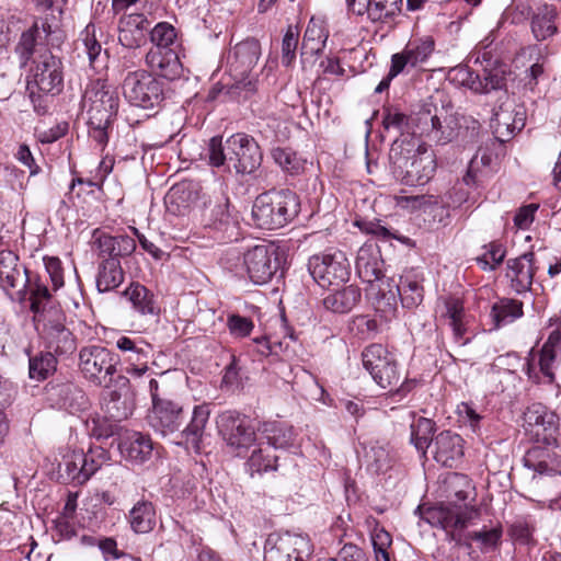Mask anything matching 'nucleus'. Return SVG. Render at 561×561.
<instances>
[{
    "label": "nucleus",
    "instance_id": "nucleus-42",
    "mask_svg": "<svg viewBox=\"0 0 561 561\" xmlns=\"http://www.w3.org/2000/svg\"><path fill=\"white\" fill-rule=\"evenodd\" d=\"M129 524L137 534H147L156 525V510L149 501H138L129 512Z\"/></svg>",
    "mask_w": 561,
    "mask_h": 561
},
{
    "label": "nucleus",
    "instance_id": "nucleus-20",
    "mask_svg": "<svg viewBox=\"0 0 561 561\" xmlns=\"http://www.w3.org/2000/svg\"><path fill=\"white\" fill-rule=\"evenodd\" d=\"M450 75H453V80L477 93H491L493 90H502L506 85L505 70L501 66L491 69L484 68L481 75L474 73L467 66H458L451 69Z\"/></svg>",
    "mask_w": 561,
    "mask_h": 561
},
{
    "label": "nucleus",
    "instance_id": "nucleus-13",
    "mask_svg": "<svg viewBox=\"0 0 561 561\" xmlns=\"http://www.w3.org/2000/svg\"><path fill=\"white\" fill-rule=\"evenodd\" d=\"M312 545L307 536L285 533L271 534L264 547V561H307Z\"/></svg>",
    "mask_w": 561,
    "mask_h": 561
},
{
    "label": "nucleus",
    "instance_id": "nucleus-58",
    "mask_svg": "<svg viewBox=\"0 0 561 561\" xmlns=\"http://www.w3.org/2000/svg\"><path fill=\"white\" fill-rule=\"evenodd\" d=\"M505 249L501 243L491 242L485 254L477 259L484 271H494L504 260Z\"/></svg>",
    "mask_w": 561,
    "mask_h": 561
},
{
    "label": "nucleus",
    "instance_id": "nucleus-22",
    "mask_svg": "<svg viewBox=\"0 0 561 561\" xmlns=\"http://www.w3.org/2000/svg\"><path fill=\"white\" fill-rule=\"evenodd\" d=\"M28 274L19 256L10 251H0V287L9 295L23 298L26 294Z\"/></svg>",
    "mask_w": 561,
    "mask_h": 561
},
{
    "label": "nucleus",
    "instance_id": "nucleus-30",
    "mask_svg": "<svg viewBox=\"0 0 561 561\" xmlns=\"http://www.w3.org/2000/svg\"><path fill=\"white\" fill-rule=\"evenodd\" d=\"M93 247L98 250L100 256L118 260L130 255L136 249V242L129 236H111L96 229L93 232Z\"/></svg>",
    "mask_w": 561,
    "mask_h": 561
},
{
    "label": "nucleus",
    "instance_id": "nucleus-32",
    "mask_svg": "<svg viewBox=\"0 0 561 561\" xmlns=\"http://www.w3.org/2000/svg\"><path fill=\"white\" fill-rule=\"evenodd\" d=\"M147 66L158 76L168 80L180 78L183 66L174 49L151 48L146 54Z\"/></svg>",
    "mask_w": 561,
    "mask_h": 561
},
{
    "label": "nucleus",
    "instance_id": "nucleus-63",
    "mask_svg": "<svg viewBox=\"0 0 561 561\" xmlns=\"http://www.w3.org/2000/svg\"><path fill=\"white\" fill-rule=\"evenodd\" d=\"M113 121L102 119L100 124L94 118L88 117L89 136L100 146H106L108 141L107 128Z\"/></svg>",
    "mask_w": 561,
    "mask_h": 561
},
{
    "label": "nucleus",
    "instance_id": "nucleus-37",
    "mask_svg": "<svg viewBox=\"0 0 561 561\" xmlns=\"http://www.w3.org/2000/svg\"><path fill=\"white\" fill-rule=\"evenodd\" d=\"M328 36L324 23L321 20L311 18L302 37L301 57L319 55L325 46Z\"/></svg>",
    "mask_w": 561,
    "mask_h": 561
},
{
    "label": "nucleus",
    "instance_id": "nucleus-31",
    "mask_svg": "<svg viewBox=\"0 0 561 561\" xmlns=\"http://www.w3.org/2000/svg\"><path fill=\"white\" fill-rule=\"evenodd\" d=\"M118 449L125 459L144 463L152 456L153 444L149 435L126 431L119 438Z\"/></svg>",
    "mask_w": 561,
    "mask_h": 561
},
{
    "label": "nucleus",
    "instance_id": "nucleus-12",
    "mask_svg": "<svg viewBox=\"0 0 561 561\" xmlns=\"http://www.w3.org/2000/svg\"><path fill=\"white\" fill-rule=\"evenodd\" d=\"M122 88L125 99L135 106L152 108L163 100L161 82L142 69L128 72Z\"/></svg>",
    "mask_w": 561,
    "mask_h": 561
},
{
    "label": "nucleus",
    "instance_id": "nucleus-48",
    "mask_svg": "<svg viewBox=\"0 0 561 561\" xmlns=\"http://www.w3.org/2000/svg\"><path fill=\"white\" fill-rule=\"evenodd\" d=\"M415 115V112L408 116L398 110L393 108H386L383 111L382 116V126L386 130L396 129L400 133H411L413 134V129H415L414 126V119L413 116Z\"/></svg>",
    "mask_w": 561,
    "mask_h": 561
},
{
    "label": "nucleus",
    "instance_id": "nucleus-53",
    "mask_svg": "<svg viewBox=\"0 0 561 561\" xmlns=\"http://www.w3.org/2000/svg\"><path fill=\"white\" fill-rule=\"evenodd\" d=\"M104 400L106 401V412L115 420L127 419L133 412L131 403L125 399L122 400L121 393L116 390L107 391Z\"/></svg>",
    "mask_w": 561,
    "mask_h": 561
},
{
    "label": "nucleus",
    "instance_id": "nucleus-33",
    "mask_svg": "<svg viewBox=\"0 0 561 561\" xmlns=\"http://www.w3.org/2000/svg\"><path fill=\"white\" fill-rule=\"evenodd\" d=\"M362 299L360 288L354 284H343L328 289L323 298L325 309L335 313H347L352 311Z\"/></svg>",
    "mask_w": 561,
    "mask_h": 561
},
{
    "label": "nucleus",
    "instance_id": "nucleus-19",
    "mask_svg": "<svg viewBox=\"0 0 561 561\" xmlns=\"http://www.w3.org/2000/svg\"><path fill=\"white\" fill-rule=\"evenodd\" d=\"M249 278L256 285L268 283L279 268L278 250L273 244H259L243 255Z\"/></svg>",
    "mask_w": 561,
    "mask_h": 561
},
{
    "label": "nucleus",
    "instance_id": "nucleus-2",
    "mask_svg": "<svg viewBox=\"0 0 561 561\" xmlns=\"http://www.w3.org/2000/svg\"><path fill=\"white\" fill-rule=\"evenodd\" d=\"M448 484L454 490L455 500L447 504L428 507L424 513V519L432 526L446 531L463 529L480 516V512L476 506L467 503L468 489H470L467 477L455 473L450 477Z\"/></svg>",
    "mask_w": 561,
    "mask_h": 561
},
{
    "label": "nucleus",
    "instance_id": "nucleus-25",
    "mask_svg": "<svg viewBox=\"0 0 561 561\" xmlns=\"http://www.w3.org/2000/svg\"><path fill=\"white\" fill-rule=\"evenodd\" d=\"M430 449L438 463L453 468L463 457V439L457 433L443 431L434 437Z\"/></svg>",
    "mask_w": 561,
    "mask_h": 561
},
{
    "label": "nucleus",
    "instance_id": "nucleus-11",
    "mask_svg": "<svg viewBox=\"0 0 561 561\" xmlns=\"http://www.w3.org/2000/svg\"><path fill=\"white\" fill-rule=\"evenodd\" d=\"M308 270L322 288L342 286L351 276V265L343 252L317 254L309 259Z\"/></svg>",
    "mask_w": 561,
    "mask_h": 561
},
{
    "label": "nucleus",
    "instance_id": "nucleus-6",
    "mask_svg": "<svg viewBox=\"0 0 561 561\" xmlns=\"http://www.w3.org/2000/svg\"><path fill=\"white\" fill-rule=\"evenodd\" d=\"M64 41V34L56 23L54 14H45L34 20L31 27L24 31L15 46V54L19 58L20 66L26 67L34 58L43 53L49 50L47 45H58Z\"/></svg>",
    "mask_w": 561,
    "mask_h": 561
},
{
    "label": "nucleus",
    "instance_id": "nucleus-56",
    "mask_svg": "<svg viewBox=\"0 0 561 561\" xmlns=\"http://www.w3.org/2000/svg\"><path fill=\"white\" fill-rule=\"evenodd\" d=\"M299 43L298 26L289 25L282 41V62L289 67L296 58V50Z\"/></svg>",
    "mask_w": 561,
    "mask_h": 561
},
{
    "label": "nucleus",
    "instance_id": "nucleus-50",
    "mask_svg": "<svg viewBox=\"0 0 561 561\" xmlns=\"http://www.w3.org/2000/svg\"><path fill=\"white\" fill-rule=\"evenodd\" d=\"M277 457L270 454L268 448L259 447L254 449L248 459V467L251 476L254 473L267 472L270 470H276L275 465Z\"/></svg>",
    "mask_w": 561,
    "mask_h": 561
},
{
    "label": "nucleus",
    "instance_id": "nucleus-3",
    "mask_svg": "<svg viewBox=\"0 0 561 561\" xmlns=\"http://www.w3.org/2000/svg\"><path fill=\"white\" fill-rule=\"evenodd\" d=\"M391 171L403 184L424 185L433 176L436 169L435 154L425 146L394 140L389 152Z\"/></svg>",
    "mask_w": 561,
    "mask_h": 561
},
{
    "label": "nucleus",
    "instance_id": "nucleus-55",
    "mask_svg": "<svg viewBox=\"0 0 561 561\" xmlns=\"http://www.w3.org/2000/svg\"><path fill=\"white\" fill-rule=\"evenodd\" d=\"M150 39L153 48L173 49L172 45L176 39L175 28L168 22L158 23L150 32Z\"/></svg>",
    "mask_w": 561,
    "mask_h": 561
},
{
    "label": "nucleus",
    "instance_id": "nucleus-60",
    "mask_svg": "<svg viewBox=\"0 0 561 561\" xmlns=\"http://www.w3.org/2000/svg\"><path fill=\"white\" fill-rule=\"evenodd\" d=\"M405 204L407 207L412 209H424L431 208L444 204V197L434 195H413L401 198V204Z\"/></svg>",
    "mask_w": 561,
    "mask_h": 561
},
{
    "label": "nucleus",
    "instance_id": "nucleus-49",
    "mask_svg": "<svg viewBox=\"0 0 561 561\" xmlns=\"http://www.w3.org/2000/svg\"><path fill=\"white\" fill-rule=\"evenodd\" d=\"M83 455L87 461L83 469L85 473L81 476V481H88L100 468L110 461L108 451L101 446L90 447L87 453L83 451Z\"/></svg>",
    "mask_w": 561,
    "mask_h": 561
},
{
    "label": "nucleus",
    "instance_id": "nucleus-47",
    "mask_svg": "<svg viewBox=\"0 0 561 561\" xmlns=\"http://www.w3.org/2000/svg\"><path fill=\"white\" fill-rule=\"evenodd\" d=\"M57 359L55 355L48 351L30 358L28 375L34 380H45L56 370Z\"/></svg>",
    "mask_w": 561,
    "mask_h": 561
},
{
    "label": "nucleus",
    "instance_id": "nucleus-10",
    "mask_svg": "<svg viewBox=\"0 0 561 561\" xmlns=\"http://www.w3.org/2000/svg\"><path fill=\"white\" fill-rule=\"evenodd\" d=\"M363 366L382 389L392 390L400 383L401 375L396 356L382 344H370L362 353Z\"/></svg>",
    "mask_w": 561,
    "mask_h": 561
},
{
    "label": "nucleus",
    "instance_id": "nucleus-35",
    "mask_svg": "<svg viewBox=\"0 0 561 561\" xmlns=\"http://www.w3.org/2000/svg\"><path fill=\"white\" fill-rule=\"evenodd\" d=\"M382 263L377 248L371 244H365L357 252L355 262L356 273L364 283H371L383 274Z\"/></svg>",
    "mask_w": 561,
    "mask_h": 561
},
{
    "label": "nucleus",
    "instance_id": "nucleus-27",
    "mask_svg": "<svg viewBox=\"0 0 561 561\" xmlns=\"http://www.w3.org/2000/svg\"><path fill=\"white\" fill-rule=\"evenodd\" d=\"M147 18L141 13L123 15L118 21V42L127 48L136 50L146 44Z\"/></svg>",
    "mask_w": 561,
    "mask_h": 561
},
{
    "label": "nucleus",
    "instance_id": "nucleus-8",
    "mask_svg": "<svg viewBox=\"0 0 561 561\" xmlns=\"http://www.w3.org/2000/svg\"><path fill=\"white\" fill-rule=\"evenodd\" d=\"M413 135L425 136L437 144H447L457 135V123L444 107L424 104L413 116Z\"/></svg>",
    "mask_w": 561,
    "mask_h": 561
},
{
    "label": "nucleus",
    "instance_id": "nucleus-61",
    "mask_svg": "<svg viewBox=\"0 0 561 561\" xmlns=\"http://www.w3.org/2000/svg\"><path fill=\"white\" fill-rule=\"evenodd\" d=\"M227 325L230 330V333L237 337H245L250 335L254 328L253 321L251 319L239 314L229 316Z\"/></svg>",
    "mask_w": 561,
    "mask_h": 561
},
{
    "label": "nucleus",
    "instance_id": "nucleus-45",
    "mask_svg": "<svg viewBox=\"0 0 561 561\" xmlns=\"http://www.w3.org/2000/svg\"><path fill=\"white\" fill-rule=\"evenodd\" d=\"M116 346L125 354V362L129 365L148 360L151 353L150 344L141 339L121 336L116 341Z\"/></svg>",
    "mask_w": 561,
    "mask_h": 561
},
{
    "label": "nucleus",
    "instance_id": "nucleus-51",
    "mask_svg": "<svg viewBox=\"0 0 561 561\" xmlns=\"http://www.w3.org/2000/svg\"><path fill=\"white\" fill-rule=\"evenodd\" d=\"M85 461L87 459L82 450H75L67 454L62 461L67 479L77 484L85 483L87 481H81V476L85 473L83 471Z\"/></svg>",
    "mask_w": 561,
    "mask_h": 561
},
{
    "label": "nucleus",
    "instance_id": "nucleus-26",
    "mask_svg": "<svg viewBox=\"0 0 561 561\" xmlns=\"http://www.w3.org/2000/svg\"><path fill=\"white\" fill-rule=\"evenodd\" d=\"M434 48L435 42L431 36L410 39L401 53L392 55L393 72L401 73L407 66L416 67L425 62Z\"/></svg>",
    "mask_w": 561,
    "mask_h": 561
},
{
    "label": "nucleus",
    "instance_id": "nucleus-40",
    "mask_svg": "<svg viewBox=\"0 0 561 561\" xmlns=\"http://www.w3.org/2000/svg\"><path fill=\"white\" fill-rule=\"evenodd\" d=\"M557 9L545 4L539 7L531 19V31L537 41H545L558 31L556 25Z\"/></svg>",
    "mask_w": 561,
    "mask_h": 561
},
{
    "label": "nucleus",
    "instance_id": "nucleus-28",
    "mask_svg": "<svg viewBox=\"0 0 561 561\" xmlns=\"http://www.w3.org/2000/svg\"><path fill=\"white\" fill-rule=\"evenodd\" d=\"M210 416L209 404L203 403L193 408L191 419L180 435L187 447L199 453L204 439L208 436L207 425Z\"/></svg>",
    "mask_w": 561,
    "mask_h": 561
},
{
    "label": "nucleus",
    "instance_id": "nucleus-38",
    "mask_svg": "<svg viewBox=\"0 0 561 561\" xmlns=\"http://www.w3.org/2000/svg\"><path fill=\"white\" fill-rule=\"evenodd\" d=\"M366 296L377 305L376 309H380L382 304L392 308L397 301V284L382 274L367 284Z\"/></svg>",
    "mask_w": 561,
    "mask_h": 561
},
{
    "label": "nucleus",
    "instance_id": "nucleus-14",
    "mask_svg": "<svg viewBox=\"0 0 561 561\" xmlns=\"http://www.w3.org/2000/svg\"><path fill=\"white\" fill-rule=\"evenodd\" d=\"M118 105L117 91L102 80L91 82L82 98V107L85 108L88 117L94 118L98 124L105 118L113 121L117 114Z\"/></svg>",
    "mask_w": 561,
    "mask_h": 561
},
{
    "label": "nucleus",
    "instance_id": "nucleus-46",
    "mask_svg": "<svg viewBox=\"0 0 561 561\" xmlns=\"http://www.w3.org/2000/svg\"><path fill=\"white\" fill-rule=\"evenodd\" d=\"M402 0H371L367 12L374 22L388 23L401 12Z\"/></svg>",
    "mask_w": 561,
    "mask_h": 561
},
{
    "label": "nucleus",
    "instance_id": "nucleus-15",
    "mask_svg": "<svg viewBox=\"0 0 561 561\" xmlns=\"http://www.w3.org/2000/svg\"><path fill=\"white\" fill-rule=\"evenodd\" d=\"M261 55L259 41L248 38L238 43L227 56L228 71L238 88L253 90V83L248 80L250 72L257 64Z\"/></svg>",
    "mask_w": 561,
    "mask_h": 561
},
{
    "label": "nucleus",
    "instance_id": "nucleus-17",
    "mask_svg": "<svg viewBox=\"0 0 561 561\" xmlns=\"http://www.w3.org/2000/svg\"><path fill=\"white\" fill-rule=\"evenodd\" d=\"M219 431L227 445L241 456L255 442L257 427L252 421L236 412H225L219 416Z\"/></svg>",
    "mask_w": 561,
    "mask_h": 561
},
{
    "label": "nucleus",
    "instance_id": "nucleus-7",
    "mask_svg": "<svg viewBox=\"0 0 561 561\" xmlns=\"http://www.w3.org/2000/svg\"><path fill=\"white\" fill-rule=\"evenodd\" d=\"M561 356V322L552 330L539 352L531 350L526 358L524 371L535 383H552L554 368Z\"/></svg>",
    "mask_w": 561,
    "mask_h": 561
},
{
    "label": "nucleus",
    "instance_id": "nucleus-54",
    "mask_svg": "<svg viewBox=\"0 0 561 561\" xmlns=\"http://www.w3.org/2000/svg\"><path fill=\"white\" fill-rule=\"evenodd\" d=\"M367 468L375 473L386 471L390 467L389 451L380 445H371L365 453Z\"/></svg>",
    "mask_w": 561,
    "mask_h": 561
},
{
    "label": "nucleus",
    "instance_id": "nucleus-5",
    "mask_svg": "<svg viewBox=\"0 0 561 561\" xmlns=\"http://www.w3.org/2000/svg\"><path fill=\"white\" fill-rule=\"evenodd\" d=\"M118 357L102 345H87L79 351L78 366L83 378L96 387L111 389L114 383L127 386V377L117 375Z\"/></svg>",
    "mask_w": 561,
    "mask_h": 561
},
{
    "label": "nucleus",
    "instance_id": "nucleus-1",
    "mask_svg": "<svg viewBox=\"0 0 561 561\" xmlns=\"http://www.w3.org/2000/svg\"><path fill=\"white\" fill-rule=\"evenodd\" d=\"M208 163L214 168L233 169L240 174H251L260 168L263 154L256 140L237 133L222 144L221 137H213L207 148Z\"/></svg>",
    "mask_w": 561,
    "mask_h": 561
},
{
    "label": "nucleus",
    "instance_id": "nucleus-18",
    "mask_svg": "<svg viewBox=\"0 0 561 561\" xmlns=\"http://www.w3.org/2000/svg\"><path fill=\"white\" fill-rule=\"evenodd\" d=\"M34 66L31 69L32 81L41 92L53 95L61 92L64 88V66L58 56L50 50H44L34 58Z\"/></svg>",
    "mask_w": 561,
    "mask_h": 561
},
{
    "label": "nucleus",
    "instance_id": "nucleus-41",
    "mask_svg": "<svg viewBox=\"0 0 561 561\" xmlns=\"http://www.w3.org/2000/svg\"><path fill=\"white\" fill-rule=\"evenodd\" d=\"M257 432L262 434L267 444L274 448H286L294 443V431L291 426L283 422H263L257 426Z\"/></svg>",
    "mask_w": 561,
    "mask_h": 561
},
{
    "label": "nucleus",
    "instance_id": "nucleus-9",
    "mask_svg": "<svg viewBox=\"0 0 561 561\" xmlns=\"http://www.w3.org/2000/svg\"><path fill=\"white\" fill-rule=\"evenodd\" d=\"M35 320L42 325V337L51 353L67 355L75 352L76 337L66 327V314L60 308L49 307Z\"/></svg>",
    "mask_w": 561,
    "mask_h": 561
},
{
    "label": "nucleus",
    "instance_id": "nucleus-62",
    "mask_svg": "<svg viewBox=\"0 0 561 561\" xmlns=\"http://www.w3.org/2000/svg\"><path fill=\"white\" fill-rule=\"evenodd\" d=\"M502 537V528L494 527L491 529H482L470 534V538L481 543L483 549H493Z\"/></svg>",
    "mask_w": 561,
    "mask_h": 561
},
{
    "label": "nucleus",
    "instance_id": "nucleus-21",
    "mask_svg": "<svg viewBox=\"0 0 561 561\" xmlns=\"http://www.w3.org/2000/svg\"><path fill=\"white\" fill-rule=\"evenodd\" d=\"M558 415L541 403H533L524 413V428L536 442L549 444L558 428Z\"/></svg>",
    "mask_w": 561,
    "mask_h": 561
},
{
    "label": "nucleus",
    "instance_id": "nucleus-16",
    "mask_svg": "<svg viewBox=\"0 0 561 561\" xmlns=\"http://www.w3.org/2000/svg\"><path fill=\"white\" fill-rule=\"evenodd\" d=\"M499 93L497 102L500 104L493 108L491 127L501 141H505L520 131L526 122V112L523 106L515 105L510 100L507 91L495 90Z\"/></svg>",
    "mask_w": 561,
    "mask_h": 561
},
{
    "label": "nucleus",
    "instance_id": "nucleus-64",
    "mask_svg": "<svg viewBox=\"0 0 561 561\" xmlns=\"http://www.w3.org/2000/svg\"><path fill=\"white\" fill-rule=\"evenodd\" d=\"M44 264L46 272L49 275V278L53 284V289L57 290L64 286V271L61 267V262L58 257L50 256L44 257Z\"/></svg>",
    "mask_w": 561,
    "mask_h": 561
},
{
    "label": "nucleus",
    "instance_id": "nucleus-52",
    "mask_svg": "<svg viewBox=\"0 0 561 561\" xmlns=\"http://www.w3.org/2000/svg\"><path fill=\"white\" fill-rule=\"evenodd\" d=\"M27 288L30 291L31 310L33 311L35 319H38V316L42 313V311L48 309L45 308L43 304L48 301L50 298L49 290L47 286L41 283L38 279L32 280L30 277L26 289Z\"/></svg>",
    "mask_w": 561,
    "mask_h": 561
},
{
    "label": "nucleus",
    "instance_id": "nucleus-34",
    "mask_svg": "<svg viewBox=\"0 0 561 561\" xmlns=\"http://www.w3.org/2000/svg\"><path fill=\"white\" fill-rule=\"evenodd\" d=\"M423 280L422 274L414 270L401 275L400 283L397 284V296H400L403 307L412 309L423 301Z\"/></svg>",
    "mask_w": 561,
    "mask_h": 561
},
{
    "label": "nucleus",
    "instance_id": "nucleus-44",
    "mask_svg": "<svg viewBox=\"0 0 561 561\" xmlns=\"http://www.w3.org/2000/svg\"><path fill=\"white\" fill-rule=\"evenodd\" d=\"M411 436L410 442L416 448L417 451H421L424 456L426 450L431 448L434 437L435 423L426 417H417L414 420L410 426Z\"/></svg>",
    "mask_w": 561,
    "mask_h": 561
},
{
    "label": "nucleus",
    "instance_id": "nucleus-39",
    "mask_svg": "<svg viewBox=\"0 0 561 561\" xmlns=\"http://www.w3.org/2000/svg\"><path fill=\"white\" fill-rule=\"evenodd\" d=\"M124 282V272L119 260L105 259L98 268L96 288L100 293L111 291Z\"/></svg>",
    "mask_w": 561,
    "mask_h": 561
},
{
    "label": "nucleus",
    "instance_id": "nucleus-23",
    "mask_svg": "<svg viewBox=\"0 0 561 561\" xmlns=\"http://www.w3.org/2000/svg\"><path fill=\"white\" fill-rule=\"evenodd\" d=\"M45 393L51 405L68 410L70 413L84 410L88 405L83 390L70 381H50L45 386Z\"/></svg>",
    "mask_w": 561,
    "mask_h": 561
},
{
    "label": "nucleus",
    "instance_id": "nucleus-36",
    "mask_svg": "<svg viewBox=\"0 0 561 561\" xmlns=\"http://www.w3.org/2000/svg\"><path fill=\"white\" fill-rule=\"evenodd\" d=\"M123 296L131 304V308L141 316H157L159 313L154 295L139 283H131L123 291Z\"/></svg>",
    "mask_w": 561,
    "mask_h": 561
},
{
    "label": "nucleus",
    "instance_id": "nucleus-57",
    "mask_svg": "<svg viewBox=\"0 0 561 561\" xmlns=\"http://www.w3.org/2000/svg\"><path fill=\"white\" fill-rule=\"evenodd\" d=\"M274 161L289 173H298L302 169L300 159L296 152L287 148H275L272 150Z\"/></svg>",
    "mask_w": 561,
    "mask_h": 561
},
{
    "label": "nucleus",
    "instance_id": "nucleus-43",
    "mask_svg": "<svg viewBox=\"0 0 561 561\" xmlns=\"http://www.w3.org/2000/svg\"><path fill=\"white\" fill-rule=\"evenodd\" d=\"M523 302L516 299L503 298L496 301L492 308L490 316L495 328L512 323L523 316Z\"/></svg>",
    "mask_w": 561,
    "mask_h": 561
},
{
    "label": "nucleus",
    "instance_id": "nucleus-24",
    "mask_svg": "<svg viewBox=\"0 0 561 561\" xmlns=\"http://www.w3.org/2000/svg\"><path fill=\"white\" fill-rule=\"evenodd\" d=\"M151 427L163 436L178 432L183 424V408L172 400L158 401L149 414Z\"/></svg>",
    "mask_w": 561,
    "mask_h": 561
},
{
    "label": "nucleus",
    "instance_id": "nucleus-59",
    "mask_svg": "<svg viewBox=\"0 0 561 561\" xmlns=\"http://www.w3.org/2000/svg\"><path fill=\"white\" fill-rule=\"evenodd\" d=\"M89 60L94 65L102 53V46L96 37V27L93 23H89L81 33Z\"/></svg>",
    "mask_w": 561,
    "mask_h": 561
},
{
    "label": "nucleus",
    "instance_id": "nucleus-4",
    "mask_svg": "<svg viewBox=\"0 0 561 561\" xmlns=\"http://www.w3.org/2000/svg\"><path fill=\"white\" fill-rule=\"evenodd\" d=\"M300 210L299 197L290 190L260 194L252 206L253 224L260 229H278L293 221Z\"/></svg>",
    "mask_w": 561,
    "mask_h": 561
},
{
    "label": "nucleus",
    "instance_id": "nucleus-29",
    "mask_svg": "<svg viewBox=\"0 0 561 561\" xmlns=\"http://www.w3.org/2000/svg\"><path fill=\"white\" fill-rule=\"evenodd\" d=\"M506 265V276L511 279L512 288L518 294L529 290L538 268L534 252H526L518 257L510 259Z\"/></svg>",
    "mask_w": 561,
    "mask_h": 561
}]
</instances>
